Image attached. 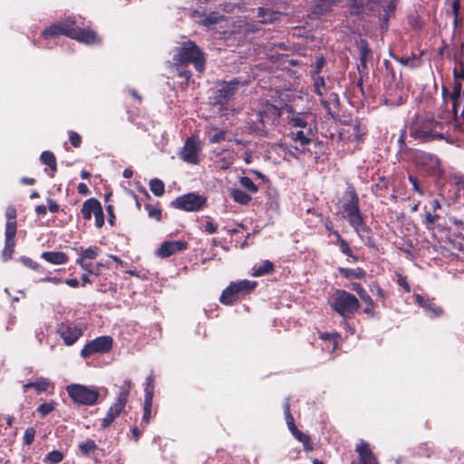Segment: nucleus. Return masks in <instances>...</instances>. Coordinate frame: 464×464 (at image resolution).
I'll use <instances>...</instances> for the list:
<instances>
[{
  "label": "nucleus",
  "mask_w": 464,
  "mask_h": 464,
  "mask_svg": "<svg viewBox=\"0 0 464 464\" xmlns=\"http://www.w3.org/2000/svg\"><path fill=\"white\" fill-rule=\"evenodd\" d=\"M20 261L28 268L32 269V270H34V271H38L40 270L41 268V265H39L37 262L34 261L33 259H31L30 257H27V256H21L20 257Z\"/></svg>",
  "instance_id": "nucleus-58"
},
{
  "label": "nucleus",
  "mask_w": 464,
  "mask_h": 464,
  "mask_svg": "<svg viewBox=\"0 0 464 464\" xmlns=\"http://www.w3.org/2000/svg\"><path fill=\"white\" fill-rule=\"evenodd\" d=\"M16 216L17 215H16L15 208L13 206H9L5 211V217L7 219L5 227H8V226L10 225V226L14 227V228H15V230H17Z\"/></svg>",
  "instance_id": "nucleus-46"
},
{
  "label": "nucleus",
  "mask_w": 464,
  "mask_h": 464,
  "mask_svg": "<svg viewBox=\"0 0 464 464\" xmlns=\"http://www.w3.org/2000/svg\"><path fill=\"white\" fill-rule=\"evenodd\" d=\"M274 271V264L269 260H265L261 264H257L253 266L251 275L258 277L266 275H271Z\"/></svg>",
  "instance_id": "nucleus-29"
},
{
  "label": "nucleus",
  "mask_w": 464,
  "mask_h": 464,
  "mask_svg": "<svg viewBox=\"0 0 464 464\" xmlns=\"http://www.w3.org/2000/svg\"><path fill=\"white\" fill-rule=\"evenodd\" d=\"M66 391L72 401L80 405H94L100 397L97 388H90L78 383L68 385Z\"/></svg>",
  "instance_id": "nucleus-8"
},
{
  "label": "nucleus",
  "mask_w": 464,
  "mask_h": 464,
  "mask_svg": "<svg viewBox=\"0 0 464 464\" xmlns=\"http://www.w3.org/2000/svg\"><path fill=\"white\" fill-rule=\"evenodd\" d=\"M75 24L76 21L72 18H67L63 22L52 24L50 26L42 31L41 36L45 39L55 38L60 35H65L70 38V35L72 34V26L75 25Z\"/></svg>",
  "instance_id": "nucleus-15"
},
{
  "label": "nucleus",
  "mask_w": 464,
  "mask_h": 464,
  "mask_svg": "<svg viewBox=\"0 0 464 464\" xmlns=\"http://www.w3.org/2000/svg\"><path fill=\"white\" fill-rule=\"evenodd\" d=\"M286 423H287L288 429L290 430V431L293 434V436L298 441L303 443L304 450H306V451L312 450L313 447H312V443H311V440H310V437L308 435L304 434V432L300 431L297 429V427L295 424L294 418L291 420H286Z\"/></svg>",
  "instance_id": "nucleus-23"
},
{
  "label": "nucleus",
  "mask_w": 464,
  "mask_h": 464,
  "mask_svg": "<svg viewBox=\"0 0 464 464\" xmlns=\"http://www.w3.org/2000/svg\"><path fill=\"white\" fill-rule=\"evenodd\" d=\"M413 160L418 169L427 176L441 178L444 174L441 161L434 154L419 150L414 154Z\"/></svg>",
  "instance_id": "nucleus-7"
},
{
  "label": "nucleus",
  "mask_w": 464,
  "mask_h": 464,
  "mask_svg": "<svg viewBox=\"0 0 464 464\" xmlns=\"http://www.w3.org/2000/svg\"><path fill=\"white\" fill-rule=\"evenodd\" d=\"M256 17L262 24H273L279 20L280 13L270 8L258 7L256 10Z\"/></svg>",
  "instance_id": "nucleus-27"
},
{
  "label": "nucleus",
  "mask_w": 464,
  "mask_h": 464,
  "mask_svg": "<svg viewBox=\"0 0 464 464\" xmlns=\"http://www.w3.org/2000/svg\"><path fill=\"white\" fill-rule=\"evenodd\" d=\"M239 81L233 79L229 82H223L219 88L214 92L212 96V103L214 105L223 106L227 103L236 94Z\"/></svg>",
  "instance_id": "nucleus-13"
},
{
  "label": "nucleus",
  "mask_w": 464,
  "mask_h": 464,
  "mask_svg": "<svg viewBox=\"0 0 464 464\" xmlns=\"http://www.w3.org/2000/svg\"><path fill=\"white\" fill-rule=\"evenodd\" d=\"M212 130H216V132L209 136L210 143H218L222 140H227V130H218V128H212Z\"/></svg>",
  "instance_id": "nucleus-53"
},
{
  "label": "nucleus",
  "mask_w": 464,
  "mask_h": 464,
  "mask_svg": "<svg viewBox=\"0 0 464 464\" xmlns=\"http://www.w3.org/2000/svg\"><path fill=\"white\" fill-rule=\"evenodd\" d=\"M113 347V339L110 335L99 336L92 341H89L81 350V356L83 359H88L92 355L100 353L104 354L111 351Z\"/></svg>",
  "instance_id": "nucleus-9"
},
{
  "label": "nucleus",
  "mask_w": 464,
  "mask_h": 464,
  "mask_svg": "<svg viewBox=\"0 0 464 464\" xmlns=\"http://www.w3.org/2000/svg\"><path fill=\"white\" fill-rule=\"evenodd\" d=\"M288 124L293 129L311 128L309 122L314 121V116L310 111H296L290 110L288 111Z\"/></svg>",
  "instance_id": "nucleus-17"
},
{
  "label": "nucleus",
  "mask_w": 464,
  "mask_h": 464,
  "mask_svg": "<svg viewBox=\"0 0 464 464\" xmlns=\"http://www.w3.org/2000/svg\"><path fill=\"white\" fill-rule=\"evenodd\" d=\"M442 125L440 122H425L418 125L412 129L411 136L415 139H420L423 142L430 141L435 139L442 140L444 135L438 129H441Z\"/></svg>",
  "instance_id": "nucleus-12"
},
{
  "label": "nucleus",
  "mask_w": 464,
  "mask_h": 464,
  "mask_svg": "<svg viewBox=\"0 0 464 464\" xmlns=\"http://www.w3.org/2000/svg\"><path fill=\"white\" fill-rule=\"evenodd\" d=\"M52 387V383L49 379L44 377H39L34 382H29L23 385V392H26L30 389L34 388L37 393L45 392Z\"/></svg>",
  "instance_id": "nucleus-25"
},
{
  "label": "nucleus",
  "mask_w": 464,
  "mask_h": 464,
  "mask_svg": "<svg viewBox=\"0 0 464 464\" xmlns=\"http://www.w3.org/2000/svg\"><path fill=\"white\" fill-rule=\"evenodd\" d=\"M84 328L72 321H65L57 325V334L67 346L73 345L83 334Z\"/></svg>",
  "instance_id": "nucleus-10"
},
{
  "label": "nucleus",
  "mask_w": 464,
  "mask_h": 464,
  "mask_svg": "<svg viewBox=\"0 0 464 464\" xmlns=\"http://www.w3.org/2000/svg\"><path fill=\"white\" fill-rule=\"evenodd\" d=\"M68 136H69V141L73 148L81 147L82 140L81 135L78 132H76L74 130H69Z\"/></svg>",
  "instance_id": "nucleus-56"
},
{
  "label": "nucleus",
  "mask_w": 464,
  "mask_h": 464,
  "mask_svg": "<svg viewBox=\"0 0 464 464\" xmlns=\"http://www.w3.org/2000/svg\"><path fill=\"white\" fill-rule=\"evenodd\" d=\"M149 187L150 191L156 196V197H161L165 192V184L164 182L160 179H152L149 182Z\"/></svg>",
  "instance_id": "nucleus-40"
},
{
  "label": "nucleus",
  "mask_w": 464,
  "mask_h": 464,
  "mask_svg": "<svg viewBox=\"0 0 464 464\" xmlns=\"http://www.w3.org/2000/svg\"><path fill=\"white\" fill-rule=\"evenodd\" d=\"M355 451L359 454L362 464H379L376 457L370 449L367 442L361 440L355 447Z\"/></svg>",
  "instance_id": "nucleus-21"
},
{
  "label": "nucleus",
  "mask_w": 464,
  "mask_h": 464,
  "mask_svg": "<svg viewBox=\"0 0 464 464\" xmlns=\"http://www.w3.org/2000/svg\"><path fill=\"white\" fill-rule=\"evenodd\" d=\"M325 63H326V62L323 55L317 56L315 63L313 65V69L310 72L311 78L321 76L320 74H321Z\"/></svg>",
  "instance_id": "nucleus-43"
},
{
  "label": "nucleus",
  "mask_w": 464,
  "mask_h": 464,
  "mask_svg": "<svg viewBox=\"0 0 464 464\" xmlns=\"http://www.w3.org/2000/svg\"><path fill=\"white\" fill-rule=\"evenodd\" d=\"M415 302L425 310L430 312L431 315L433 316H440L443 314V309L437 304H435L429 298H425L420 294H416L414 295Z\"/></svg>",
  "instance_id": "nucleus-24"
},
{
  "label": "nucleus",
  "mask_w": 464,
  "mask_h": 464,
  "mask_svg": "<svg viewBox=\"0 0 464 464\" xmlns=\"http://www.w3.org/2000/svg\"><path fill=\"white\" fill-rule=\"evenodd\" d=\"M408 180L411 184L412 189L415 192H417L419 195L422 196L423 195V190H422V188L420 186L418 178L416 176H413V175H409L408 176Z\"/></svg>",
  "instance_id": "nucleus-61"
},
{
  "label": "nucleus",
  "mask_w": 464,
  "mask_h": 464,
  "mask_svg": "<svg viewBox=\"0 0 464 464\" xmlns=\"http://www.w3.org/2000/svg\"><path fill=\"white\" fill-rule=\"evenodd\" d=\"M461 89H462V84L459 82H454L453 90L450 93L445 87H443L442 88V96H443L444 101L446 102L447 97H449L450 100L460 99Z\"/></svg>",
  "instance_id": "nucleus-41"
},
{
  "label": "nucleus",
  "mask_w": 464,
  "mask_h": 464,
  "mask_svg": "<svg viewBox=\"0 0 464 464\" xmlns=\"http://www.w3.org/2000/svg\"><path fill=\"white\" fill-rule=\"evenodd\" d=\"M173 65L177 75L183 78L186 85H188L192 72L188 69L192 64L196 71L202 73L206 68V55L204 52L192 41L182 43L172 57Z\"/></svg>",
  "instance_id": "nucleus-1"
},
{
  "label": "nucleus",
  "mask_w": 464,
  "mask_h": 464,
  "mask_svg": "<svg viewBox=\"0 0 464 464\" xmlns=\"http://www.w3.org/2000/svg\"><path fill=\"white\" fill-rule=\"evenodd\" d=\"M106 211L108 213L109 218L108 222L111 227H114L116 224V216L114 214V208L112 205L106 206Z\"/></svg>",
  "instance_id": "nucleus-63"
},
{
  "label": "nucleus",
  "mask_w": 464,
  "mask_h": 464,
  "mask_svg": "<svg viewBox=\"0 0 464 464\" xmlns=\"http://www.w3.org/2000/svg\"><path fill=\"white\" fill-rule=\"evenodd\" d=\"M35 430L33 427H29L25 430L24 434V443L27 446H30L33 444L35 437Z\"/></svg>",
  "instance_id": "nucleus-57"
},
{
  "label": "nucleus",
  "mask_w": 464,
  "mask_h": 464,
  "mask_svg": "<svg viewBox=\"0 0 464 464\" xmlns=\"http://www.w3.org/2000/svg\"><path fill=\"white\" fill-rule=\"evenodd\" d=\"M152 401L153 400L144 399L142 409L143 413L140 421L141 427L147 426L150 421V418L152 415Z\"/></svg>",
  "instance_id": "nucleus-35"
},
{
  "label": "nucleus",
  "mask_w": 464,
  "mask_h": 464,
  "mask_svg": "<svg viewBox=\"0 0 464 464\" xmlns=\"http://www.w3.org/2000/svg\"><path fill=\"white\" fill-rule=\"evenodd\" d=\"M41 257L53 265L66 264L69 260L67 254L61 251H45L42 253Z\"/></svg>",
  "instance_id": "nucleus-26"
},
{
  "label": "nucleus",
  "mask_w": 464,
  "mask_h": 464,
  "mask_svg": "<svg viewBox=\"0 0 464 464\" xmlns=\"http://www.w3.org/2000/svg\"><path fill=\"white\" fill-rule=\"evenodd\" d=\"M155 389V376L153 372H150L146 377L145 388H144V399L153 400Z\"/></svg>",
  "instance_id": "nucleus-36"
},
{
  "label": "nucleus",
  "mask_w": 464,
  "mask_h": 464,
  "mask_svg": "<svg viewBox=\"0 0 464 464\" xmlns=\"http://www.w3.org/2000/svg\"><path fill=\"white\" fill-rule=\"evenodd\" d=\"M359 49V60L358 72L362 74L368 72V62L372 59V51L369 46L368 42L365 39H360L358 43Z\"/></svg>",
  "instance_id": "nucleus-20"
},
{
  "label": "nucleus",
  "mask_w": 464,
  "mask_h": 464,
  "mask_svg": "<svg viewBox=\"0 0 464 464\" xmlns=\"http://www.w3.org/2000/svg\"><path fill=\"white\" fill-rule=\"evenodd\" d=\"M453 77L455 82H459V80L464 81V63H459L458 66H456L453 70Z\"/></svg>",
  "instance_id": "nucleus-62"
},
{
  "label": "nucleus",
  "mask_w": 464,
  "mask_h": 464,
  "mask_svg": "<svg viewBox=\"0 0 464 464\" xmlns=\"http://www.w3.org/2000/svg\"><path fill=\"white\" fill-rule=\"evenodd\" d=\"M234 160L233 154L228 153L227 155L222 156L217 162L220 169L227 170L232 166Z\"/></svg>",
  "instance_id": "nucleus-51"
},
{
  "label": "nucleus",
  "mask_w": 464,
  "mask_h": 464,
  "mask_svg": "<svg viewBox=\"0 0 464 464\" xmlns=\"http://www.w3.org/2000/svg\"><path fill=\"white\" fill-rule=\"evenodd\" d=\"M221 20L222 15H218L217 13H211L204 18L203 24L209 26L218 24Z\"/></svg>",
  "instance_id": "nucleus-59"
},
{
  "label": "nucleus",
  "mask_w": 464,
  "mask_h": 464,
  "mask_svg": "<svg viewBox=\"0 0 464 464\" xmlns=\"http://www.w3.org/2000/svg\"><path fill=\"white\" fill-rule=\"evenodd\" d=\"M256 120L252 121L251 129L259 135L266 136L269 127L278 124L281 110L277 106L266 102L256 114Z\"/></svg>",
  "instance_id": "nucleus-4"
},
{
  "label": "nucleus",
  "mask_w": 464,
  "mask_h": 464,
  "mask_svg": "<svg viewBox=\"0 0 464 464\" xmlns=\"http://www.w3.org/2000/svg\"><path fill=\"white\" fill-rule=\"evenodd\" d=\"M144 208L148 212V216L158 222L162 219V210L159 206H154L151 204H145Z\"/></svg>",
  "instance_id": "nucleus-42"
},
{
  "label": "nucleus",
  "mask_w": 464,
  "mask_h": 464,
  "mask_svg": "<svg viewBox=\"0 0 464 464\" xmlns=\"http://www.w3.org/2000/svg\"><path fill=\"white\" fill-rule=\"evenodd\" d=\"M78 447L82 455L89 457L97 449V444L93 440L87 439L86 440L82 441Z\"/></svg>",
  "instance_id": "nucleus-37"
},
{
  "label": "nucleus",
  "mask_w": 464,
  "mask_h": 464,
  "mask_svg": "<svg viewBox=\"0 0 464 464\" xmlns=\"http://www.w3.org/2000/svg\"><path fill=\"white\" fill-rule=\"evenodd\" d=\"M17 230L14 228L12 226H8V227H5V246H15V236H16Z\"/></svg>",
  "instance_id": "nucleus-44"
},
{
  "label": "nucleus",
  "mask_w": 464,
  "mask_h": 464,
  "mask_svg": "<svg viewBox=\"0 0 464 464\" xmlns=\"http://www.w3.org/2000/svg\"><path fill=\"white\" fill-rule=\"evenodd\" d=\"M188 243L183 240L165 241L157 251V256L160 258L169 257L179 252L188 249Z\"/></svg>",
  "instance_id": "nucleus-19"
},
{
  "label": "nucleus",
  "mask_w": 464,
  "mask_h": 464,
  "mask_svg": "<svg viewBox=\"0 0 464 464\" xmlns=\"http://www.w3.org/2000/svg\"><path fill=\"white\" fill-rule=\"evenodd\" d=\"M314 82V92L319 96V98H323L327 95L328 89L326 87L325 80L323 76L312 78Z\"/></svg>",
  "instance_id": "nucleus-34"
},
{
  "label": "nucleus",
  "mask_w": 464,
  "mask_h": 464,
  "mask_svg": "<svg viewBox=\"0 0 464 464\" xmlns=\"http://www.w3.org/2000/svg\"><path fill=\"white\" fill-rule=\"evenodd\" d=\"M94 219H95V227L98 228H101L104 225V213L102 207V204L97 208L94 214Z\"/></svg>",
  "instance_id": "nucleus-55"
},
{
  "label": "nucleus",
  "mask_w": 464,
  "mask_h": 464,
  "mask_svg": "<svg viewBox=\"0 0 464 464\" xmlns=\"http://www.w3.org/2000/svg\"><path fill=\"white\" fill-rule=\"evenodd\" d=\"M74 250L79 254L78 258H82L83 261L86 259H96L101 253V249L96 246H92L85 249L82 247L74 248Z\"/></svg>",
  "instance_id": "nucleus-32"
},
{
  "label": "nucleus",
  "mask_w": 464,
  "mask_h": 464,
  "mask_svg": "<svg viewBox=\"0 0 464 464\" xmlns=\"http://www.w3.org/2000/svg\"><path fill=\"white\" fill-rule=\"evenodd\" d=\"M344 201L341 209L343 218H345L349 225L354 229L357 236L370 246L372 239V229L364 221L363 216L360 209L359 196L353 185H348L343 193Z\"/></svg>",
  "instance_id": "nucleus-2"
},
{
  "label": "nucleus",
  "mask_w": 464,
  "mask_h": 464,
  "mask_svg": "<svg viewBox=\"0 0 464 464\" xmlns=\"http://www.w3.org/2000/svg\"><path fill=\"white\" fill-rule=\"evenodd\" d=\"M64 458V455L60 450H52L45 457L44 461L48 462L50 464H57L61 462Z\"/></svg>",
  "instance_id": "nucleus-48"
},
{
  "label": "nucleus",
  "mask_w": 464,
  "mask_h": 464,
  "mask_svg": "<svg viewBox=\"0 0 464 464\" xmlns=\"http://www.w3.org/2000/svg\"><path fill=\"white\" fill-rule=\"evenodd\" d=\"M333 311L343 318H350L360 308L357 297L343 289H337L328 300Z\"/></svg>",
  "instance_id": "nucleus-3"
},
{
  "label": "nucleus",
  "mask_w": 464,
  "mask_h": 464,
  "mask_svg": "<svg viewBox=\"0 0 464 464\" xmlns=\"http://www.w3.org/2000/svg\"><path fill=\"white\" fill-rule=\"evenodd\" d=\"M323 107L328 114L334 117V112H337L340 107V99L336 92H327L326 96L320 99Z\"/></svg>",
  "instance_id": "nucleus-22"
},
{
  "label": "nucleus",
  "mask_w": 464,
  "mask_h": 464,
  "mask_svg": "<svg viewBox=\"0 0 464 464\" xmlns=\"http://www.w3.org/2000/svg\"><path fill=\"white\" fill-rule=\"evenodd\" d=\"M340 249V251L345 255L347 257L353 259V262H357L359 257L355 256L348 243L344 238H340L339 242L335 244Z\"/></svg>",
  "instance_id": "nucleus-39"
},
{
  "label": "nucleus",
  "mask_w": 464,
  "mask_h": 464,
  "mask_svg": "<svg viewBox=\"0 0 464 464\" xmlns=\"http://www.w3.org/2000/svg\"><path fill=\"white\" fill-rule=\"evenodd\" d=\"M362 292L363 293L361 294L359 293V295L361 297V299L366 304V307L363 309V312L368 314L369 316L371 317H373L374 316V302L373 300L372 299V297L366 294L365 290L362 288V286H360Z\"/></svg>",
  "instance_id": "nucleus-38"
},
{
  "label": "nucleus",
  "mask_w": 464,
  "mask_h": 464,
  "mask_svg": "<svg viewBox=\"0 0 464 464\" xmlns=\"http://www.w3.org/2000/svg\"><path fill=\"white\" fill-rule=\"evenodd\" d=\"M240 185L247 189L251 193H256L258 190V187L254 183V181L246 176L241 177L239 179Z\"/></svg>",
  "instance_id": "nucleus-52"
},
{
  "label": "nucleus",
  "mask_w": 464,
  "mask_h": 464,
  "mask_svg": "<svg viewBox=\"0 0 464 464\" xmlns=\"http://www.w3.org/2000/svg\"><path fill=\"white\" fill-rule=\"evenodd\" d=\"M100 204H101V202L95 198H91L86 199L82 203V210H81L82 218L85 220H91L92 215L94 214L95 210L100 206Z\"/></svg>",
  "instance_id": "nucleus-28"
},
{
  "label": "nucleus",
  "mask_w": 464,
  "mask_h": 464,
  "mask_svg": "<svg viewBox=\"0 0 464 464\" xmlns=\"http://www.w3.org/2000/svg\"><path fill=\"white\" fill-rule=\"evenodd\" d=\"M383 65L385 67L386 77L389 79V82H394L396 81V72L389 60H384Z\"/></svg>",
  "instance_id": "nucleus-54"
},
{
  "label": "nucleus",
  "mask_w": 464,
  "mask_h": 464,
  "mask_svg": "<svg viewBox=\"0 0 464 464\" xmlns=\"http://www.w3.org/2000/svg\"><path fill=\"white\" fill-rule=\"evenodd\" d=\"M206 205V198L195 193H188L171 201L170 206L177 209L195 212Z\"/></svg>",
  "instance_id": "nucleus-11"
},
{
  "label": "nucleus",
  "mask_w": 464,
  "mask_h": 464,
  "mask_svg": "<svg viewBox=\"0 0 464 464\" xmlns=\"http://www.w3.org/2000/svg\"><path fill=\"white\" fill-rule=\"evenodd\" d=\"M396 277H397V284L398 285H400L401 287L403 288V290L406 292V293H410L411 292V285L410 284L408 283L407 281V278L406 276H402L401 274L400 273H396L395 274Z\"/></svg>",
  "instance_id": "nucleus-60"
},
{
  "label": "nucleus",
  "mask_w": 464,
  "mask_h": 464,
  "mask_svg": "<svg viewBox=\"0 0 464 464\" xmlns=\"http://www.w3.org/2000/svg\"><path fill=\"white\" fill-rule=\"evenodd\" d=\"M230 196L235 202L244 206L248 205L252 199L250 195H248L240 188L232 189L230 192Z\"/></svg>",
  "instance_id": "nucleus-33"
},
{
  "label": "nucleus",
  "mask_w": 464,
  "mask_h": 464,
  "mask_svg": "<svg viewBox=\"0 0 464 464\" xmlns=\"http://www.w3.org/2000/svg\"><path fill=\"white\" fill-rule=\"evenodd\" d=\"M338 271H339L340 275L346 279H350V278L362 279L366 275V272L361 267H356V268L339 267Z\"/></svg>",
  "instance_id": "nucleus-31"
},
{
  "label": "nucleus",
  "mask_w": 464,
  "mask_h": 464,
  "mask_svg": "<svg viewBox=\"0 0 464 464\" xmlns=\"http://www.w3.org/2000/svg\"><path fill=\"white\" fill-rule=\"evenodd\" d=\"M287 137L296 144L295 150L297 152L305 153L310 151L308 146L312 143L314 137L311 128L290 130Z\"/></svg>",
  "instance_id": "nucleus-14"
},
{
  "label": "nucleus",
  "mask_w": 464,
  "mask_h": 464,
  "mask_svg": "<svg viewBox=\"0 0 464 464\" xmlns=\"http://www.w3.org/2000/svg\"><path fill=\"white\" fill-rule=\"evenodd\" d=\"M365 132H366L365 128L362 127L359 121H355L352 125V133L351 134H352V136H353L355 140H357V141L362 140Z\"/></svg>",
  "instance_id": "nucleus-50"
},
{
  "label": "nucleus",
  "mask_w": 464,
  "mask_h": 464,
  "mask_svg": "<svg viewBox=\"0 0 464 464\" xmlns=\"http://www.w3.org/2000/svg\"><path fill=\"white\" fill-rule=\"evenodd\" d=\"M40 160L43 164L50 168V177L53 178L57 172V161L54 154L50 150H44L40 156Z\"/></svg>",
  "instance_id": "nucleus-30"
},
{
  "label": "nucleus",
  "mask_w": 464,
  "mask_h": 464,
  "mask_svg": "<svg viewBox=\"0 0 464 464\" xmlns=\"http://www.w3.org/2000/svg\"><path fill=\"white\" fill-rule=\"evenodd\" d=\"M440 216L438 214H431L430 211L425 213V218L422 221V224L428 230H434L436 222L440 219Z\"/></svg>",
  "instance_id": "nucleus-45"
},
{
  "label": "nucleus",
  "mask_w": 464,
  "mask_h": 464,
  "mask_svg": "<svg viewBox=\"0 0 464 464\" xmlns=\"http://www.w3.org/2000/svg\"><path fill=\"white\" fill-rule=\"evenodd\" d=\"M133 383L130 380H124L120 386V392L117 394L115 401L108 409L105 417L102 420L101 427L105 430L109 428L114 420L124 412L126 404L129 400L130 390Z\"/></svg>",
  "instance_id": "nucleus-6"
},
{
  "label": "nucleus",
  "mask_w": 464,
  "mask_h": 464,
  "mask_svg": "<svg viewBox=\"0 0 464 464\" xmlns=\"http://www.w3.org/2000/svg\"><path fill=\"white\" fill-rule=\"evenodd\" d=\"M15 246H4L2 256L5 261H7L12 258V256L14 252Z\"/></svg>",
  "instance_id": "nucleus-64"
},
{
  "label": "nucleus",
  "mask_w": 464,
  "mask_h": 464,
  "mask_svg": "<svg viewBox=\"0 0 464 464\" xmlns=\"http://www.w3.org/2000/svg\"><path fill=\"white\" fill-rule=\"evenodd\" d=\"M71 33L72 34L70 35V38L76 40L80 43L90 45L99 44L101 43V39L98 36L97 33L90 27L78 28L75 24L72 26Z\"/></svg>",
  "instance_id": "nucleus-16"
},
{
  "label": "nucleus",
  "mask_w": 464,
  "mask_h": 464,
  "mask_svg": "<svg viewBox=\"0 0 464 464\" xmlns=\"http://www.w3.org/2000/svg\"><path fill=\"white\" fill-rule=\"evenodd\" d=\"M76 264L81 266L88 274L99 275L101 264H97L95 267L92 264L86 263L82 258H77Z\"/></svg>",
  "instance_id": "nucleus-47"
},
{
  "label": "nucleus",
  "mask_w": 464,
  "mask_h": 464,
  "mask_svg": "<svg viewBox=\"0 0 464 464\" xmlns=\"http://www.w3.org/2000/svg\"><path fill=\"white\" fill-rule=\"evenodd\" d=\"M256 282L247 279L230 282L222 291L219 296V302L225 305H233L251 294L256 287Z\"/></svg>",
  "instance_id": "nucleus-5"
},
{
  "label": "nucleus",
  "mask_w": 464,
  "mask_h": 464,
  "mask_svg": "<svg viewBox=\"0 0 464 464\" xmlns=\"http://www.w3.org/2000/svg\"><path fill=\"white\" fill-rule=\"evenodd\" d=\"M200 151V145L197 139L188 137L182 148L181 159L188 163H198V153Z\"/></svg>",
  "instance_id": "nucleus-18"
},
{
  "label": "nucleus",
  "mask_w": 464,
  "mask_h": 464,
  "mask_svg": "<svg viewBox=\"0 0 464 464\" xmlns=\"http://www.w3.org/2000/svg\"><path fill=\"white\" fill-rule=\"evenodd\" d=\"M55 405L56 403L54 401L44 402L37 407L36 411L42 418H44L54 411Z\"/></svg>",
  "instance_id": "nucleus-49"
}]
</instances>
